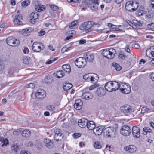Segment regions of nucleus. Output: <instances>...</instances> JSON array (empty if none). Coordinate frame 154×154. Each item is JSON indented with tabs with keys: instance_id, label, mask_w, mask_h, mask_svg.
<instances>
[{
	"instance_id": "f257e3e1",
	"label": "nucleus",
	"mask_w": 154,
	"mask_h": 154,
	"mask_svg": "<svg viewBox=\"0 0 154 154\" xmlns=\"http://www.w3.org/2000/svg\"><path fill=\"white\" fill-rule=\"evenodd\" d=\"M116 128L113 127H109L103 129V134L109 137L114 138L116 132Z\"/></svg>"
},
{
	"instance_id": "f03ea898",
	"label": "nucleus",
	"mask_w": 154,
	"mask_h": 154,
	"mask_svg": "<svg viewBox=\"0 0 154 154\" xmlns=\"http://www.w3.org/2000/svg\"><path fill=\"white\" fill-rule=\"evenodd\" d=\"M115 53H116V51L115 49L110 48L103 50L102 54L106 58L111 59L114 57Z\"/></svg>"
},
{
	"instance_id": "7ed1b4c3",
	"label": "nucleus",
	"mask_w": 154,
	"mask_h": 154,
	"mask_svg": "<svg viewBox=\"0 0 154 154\" xmlns=\"http://www.w3.org/2000/svg\"><path fill=\"white\" fill-rule=\"evenodd\" d=\"M138 3L131 1L127 2L125 4V8L126 10L129 12H133L136 10L138 8Z\"/></svg>"
},
{
	"instance_id": "20e7f679",
	"label": "nucleus",
	"mask_w": 154,
	"mask_h": 154,
	"mask_svg": "<svg viewBox=\"0 0 154 154\" xmlns=\"http://www.w3.org/2000/svg\"><path fill=\"white\" fill-rule=\"evenodd\" d=\"M86 58L80 57L76 59L75 63L76 66L79 68H83L86 65Z\"/></svg>"
},
{
	"instance_id": "39448f33",
	"label": "nucleus",
	"mask_w": 154,
	"mask_h": 154,
	"mask_svg": "<svg viewBox=\"0 0 154 154\" xmlns=\"http://www.w3.org/2000/svg\"><path fill=\"white\" fill-rule=\"evenodd\" d=\"M6 42L8 45L11 46H17L20 42L19 40L12 37H8L6 39Z\"/></svg>"
},
{
	"instance_id": "423d86ee",
	"label": "nucleus",
	"mask_w": 154,
	"mask_h": 154,
	"mask_svg": "<svg viewBox=\"0 0 154 154\" xmlns=\"http://www.w3.org/2000/svg\"><path fill=\"white\" fill-rule=\"evenodd\" d=\"M45 48V46L42 43L39 42H35L33 44L32 49L35 52H38L41 50H43Z\"/></svg>"
},
{
	"instance_id": "0eeeda50",
	"label": "nucleus",
	"mask_w": 154,
	"mask_h": 154,
	"mask_svg": "<svg viewBox=\"0 0 154 154\" xmlns=\"http://www.w3.org/2000/svg\"><path fill=\"white\" fill-rule=\"evenodd\" d=\"M131 130L130 129V127L127 125H124L121 128L120 131L121 134L125 136H129L131 133Z\"/></svg>"
},
{
	"instance_id": "6e6552de",
	"label": "nucleus",
	"mask_w": 154,
	"mask_h": 154,
	"mask_svg": "<svg viewBox=\"0 0 154 154\" xmlns=\"http://www.w3.org/2000/svg\"><path fill=\"white\" fill-rule=\"evenodd\" d=\"M54 132L55 135L54 136V138L57 142L63 138V136L62 134L61 130L58 129H55Z\"/></svg>"
},
{
	"instance_id": "1a4fd4ad",
	"label": "nucleus",
	"mask_w": 154,
	"mask_h": 154,
	"mask_svg": "<svg viewBox=\"0 0 154 154\" xmlns=\"http://www.w3.org/2000/svg\"><path fill=\"white\" fill-rule=\"evenodd\" d=\"M121 84H124L123 87L122 88H120L121 92L126 94L130 93L131 91V86L130 85L127 83H122Z\"/></svg>"
},
{
	"instance_id": "9d476101",
	"label": "nucleus",
	"mask_w": 154,
	"mask_h": 154,
	"mask_svg": "<svg viewBox=\"0 0 154 154\" xmlns=\"http://www.w3.org/2000/svg\"><path fill=\"white\" fill-rule=\"evenodd\" d=\"M34 4L35 5V9L38 12L43 11L45 8V6L42 5L40 2L38 1H35Z\"/></svg>"
},
{
	"instance_id": "9b49d317",
	"label": "nucleus",
	"mask_w": 154,
	"mask_h": 154,
	"mask_svg": "<svg viewBox=\"0 0 154 154\" xmlns=\"http://www.w3.org/2000/svg\"><path fill=\"white\" fill-rule=\"evenodd\" d=\"M35 94L37 98L40 99L44 98L46 95L45 91L42 89H38Z\"/></svg>"
},
{
	"instance_id": "f8f14e48",
	"label": "nucleus",
	"mask_w": 154,
	"mask_h": 154,
	"mask_svg": "<svg viewBox=\"0 0 154 154\" xmlns=\"http://www.w3.org/2000/svg\"><path fill=\"white\" fill-rule=\"evenodd\" d=\"M132 134L133 136L136 138H138L140 136V129L136 126H133L132 128Z\"/></svg>"
},
{
	"instance_id": "ddd939ff",
	"label": "nucleus",
	"mask_w": 154,
	"mask_h": 154,
	"mask_svg": "<svg viewBox=\"0 0 154 154\" xmlns=\"http://www.w3.org/2000/svg\"><path fill=\"white\" fill-rule=\"evenodd\" d=\"M120 110L124 113H129L131 109V107L128 105H124L120 107Z\"/></svg>"
},
{
	"instance_id": "4468645a",
	"label": "nucleus",
	"mask_w": 154,
	"mask_h": 154,
	"mask_svg": "<svg viewBox=\"0 0 154 154\" xmlns=\"http://www.w3.org/2000/svg\"><path fill=\"white\" fill-rule=\"evenodd\" d=\"M85 57L84 58H86L85 61H87L89 62H92L94 59V56L93 54L90 53L89 52H87L84 55Z\"/></svg>"
},
{
	"instance_id": "2eb2a0df",
	"label": "nucleus",
	"mask_w": 154,
	"mask_h": 154,
	"mask_svg": "<svg viewBox=\"0 0 154 154\" xmlns=\"http://www.w3.org/2000/svg\"><path fill=\"white\" fill-rule=\"evenodd\" d=\"M88 120L87 119L83 118L79 119L78 121V124L80 127L84 128L87 126Z\"/></svg>"
},
{
	"instance_id": "dca6fc26",
	"label": "nucleus",
	"mask_w": 154,
	"mask_h": 154,
	"mask_svg": "<svg viewBox=\"0 0 154 154\" xmlns=\"http://www.w3.org/2000/svg\"><path fill=\"white\" fill-rule=\"evenodd\" d=\"M82 97L84 99L88 100L92 99L93 95L90 92H87L83 93Z\"/></svg>"
},
{
	"instance_id": "f3484780",
	"label": "nucleus",
	"mask_w": 154,
	"mask_h": 154,
	"mask_svg": "<svg viewBox=\"0 0 154 154\" xmlns=\"http://www.w3.org/2000/svg\"><path fill=\"white\" fill-rule=\"evenodd\" d=\"M82 103L81 100H77L75 101L74 105V108L77 110H80L81 109L82 107Z\"/></svg>"
},
{
	"instance_id": "a211bd4d",
	"label": "nucleus",
	"mask_w": 154,
	"mask_h": 154,
	"mask_svg": "<svg viewBox=\"0 0 154 154\" xmlns=\"http://www.w3.org/2000/svg\"><path fill=\"white\" fill-rule=\"evenodd\" d=\"M125 150L128 152L130 153H133L136 152V147L134 145H130L127 146L125 148Z\"/></svg>"
},
{
	"instance_id": "6ab92c4d",
	"label": "nucleus",
	"mask_w": 154,
	"mask_h": 154,
	"mask_svg": "<svg viewBox=\"0 0 154 154\" xmlns=\"http://www.w3.org/2000/svg\"><path fill=\"white\" fill-rule=\"evenodd\" d=\"M103 129L100 127H98L95 128L93 130V133L95 135H99L101 134V133L103 134Z\"/></svg>"
},
{
	"instance_id": "aec40b11",
	"label": "nucleus",
	"mask_w": 154,
	"mask_h": 154,
	"mask_svg": "<svg viewBox=\"0 0 154 154\" xmlns=\"http://www.w3.org/2000/svg\"><path fill=\"white\" fill-rule=\"evenodd\" d=\"M96 94L100 97H102L105 95V90L102 88H99L97 90Z\"/></svg>"
},
{
	"instance_id": "412c9836",
	"label": "nucleus",
	"mask_w": 154,
	"mask_h": 154,
	"mask_svg": "<svg viewBox=\"0 0 154 154\" xmlns=\"http://www.w3.org/2000/svg\"><path fill=\"white\" fill-rule=\"evenodd\" d=\"M112 81H109L107 82L104 86L105 89L107 91L112 92Z\"/></svg>"
},
{
	"instance_id": "4be33fe9",
	"label": "nucleus",
	"mask_w": 154,
	"mask_h": 154,
	"mask_svg": "<svg viewBox=\"0 0 154 154\" xmlns=\"http://www.w3.org/2000/svg\"><path fill=\"white\" fill-rule=\"evenodd\" d=\"M99 5V2L98 0H97V2H94L91 4L89 7L93 11H97L98 9V5Z\"/></svg>"
},
{
	"instance_id": "5701e85b",
	"label": "nucleus",
	"mask_w": 154,
	"mask_h": 154,
	"mask_svg": "<svg viewBox=\"0 0 154 154\" xmlns=\"http://www.w3.org/2000/svg\"><path fill=\"white\" fill-rule=\"evenodd\" d=\"M86 32H88L91 31V28L92 27L94 23L93 21H90L86 22Z\"/></svg>"
},
{
	"instance_id": "b1692460",
	"label": "nucleus",
	"mask_w": 154,
	"mask_h": 154,
	"mask_svg": "<svg viewBox=\"0 0 154 154\" xmlns=\"http://www.w3.org/2000/svg\"><path fill=\"white\" fill-rule=\"evenodd\" d=\"M30 28L28 29H20L19 30V32L21 34L25 36H27L29 35V32H30V31H29Z\"/></svg>"
},
{
	"instance_id": "393cba45",
	"label": "nucleus",
	"mask_w": 154,
	"mask_h": 154,
	"mask_svg": "<svg viewBox=\"0 0 154 154\" xmlns=\"http://www.w3.org/2000/svg\"><path fill=\"white\" fill-rule=\"evenodd\" d=\"M144 8L143 6H140L136 12V14L138 16L142 15L144 13Z\"/></svg>"
},
{
	"instance_id": "a878e982",
	"label": "nucleus",
	"mask_w": 154,
	"mask_h": 154,
	"mask_svg": "<svg viewBox=\"0 0 154 154\" xmlns=\"http://www.w3.org/2000/svg\"><path fill=\"white\" fill-rule=\"evenodd\" d=\"M86 126L89 130H93L96 127V125L94 122L92 121H88Z\"/></svg>"
},
{
	"instance_id": "bb28decb",
	"label": "nucleus",
	"mask_w": 154,
	"mask_h": 154,
	"mask_svg": "<svg viewBox=\"0 0 154 154\" xmlns=\"http://www.w3.org/2000/svg\"><path fill=\"white\" fill-rule=\"evenodd\" d=\"M112 91H115L120 88V85L117 82L115 81H112Z\"/></svg>"
},
{
	"instance_id": "cd10ccee",
	"label": "nucleus",
	"mask_w": 154,
	"mask_h": 154,
	"mask_svg": "<svg viewBox=\"0 0 154 154\" xmlns=\"http://www.w3.org/2000/svg\"><path fill=\"white\" fill-rule=\"evenodd\" d=\"M54 75L57 78H60L64 75V73L63 70H59L54 74Z\"/></svg>"
},
{
	"instance_id": "c85d7f7f",
	"label": "nucleus",
	"mask_w": 154,
	"mask_h": 154,
	"mask_svg": "<svg viewBox=\"0 0 154 154\" xmlns=\"http://www.w3.org/2000/svg\"><path fill=\"white\" fill-rule=\"evenodd\" d=\"M62 68L63 71L69 73L71 71L70 66L69 65H64L62 66Z\"/></svg>"
},
{
	"instance_id": "c756f323",
	"label": "nucleus",
	"mask_w": 154,
	"mask_h": 154,
	"mask_svg": "<svg viewBox=\"0 0 154 154\" xmlns=\"http://www.w3.org/2000/svg\"><path fill=\"white\" fill-rule=\"evenodd\" d=\"M73 44V43H69L62 48L61 50L62 53H64L67 49L71 47Z\"/></svg>"
},
{
	"instance_id": "7c9ffc66",
	"label": "nucleus",
	"mask_w": 154,
	"mask_h": 154,
	"mask_svg": "<svg viewBox=\"0 0 154 154\" xmlns=\"http://www.w3.org/2000/svg\"><path fill=\"white\" fill-rule=\"evenodd\" d=\"M31 132L29 130H24L22 133L23 137H28L30 136Z\"/></svg>"
},
{
	"instance_id": "2f4dec72",
	"label": "nucleus",
	"mask_w": 154,
	"mask_h": 154,
	"mask_svg": "<svg viewBox=\"0 0 154 154\" xmlns=\"http://www.w3.org/2000/svg\"><path fill=\"white\" fill-rule=\"evenodd\" d=\"M44 142L45 144V146L49 148L52 145V142L49 139H45L44 140Z\"/></svg>"
},
{
	"instance_id": "473e14b6",
	"label": "nucleus",
	"mask_w": 154,
	"mask_h": 154,
	"mask_svg": "<svg viewBox=\"0 0 154 154\" xmlns=\"http://www.w3.org/2000/svg\"><path fill=\"white\" fill-rule=\"evenodd\" d=\"M72 87V84L70 83H66L65 85H63V88L65 91H67L70 89Z\"/></svg>"
},
{
	"instance_id": "72a5a7b5",
	"label": "nucleus",
	"mask_w": 154,
	"mask_h": 154,
	"mask_svg": "<svg viewBox=\"0 0 154 154\" xmlns=\"http://www.w3.org/2000/svg\"><path fill=\"white\" fill-rule=\"evenodd\" d=\"M30 4V2L29 0L24 1L21 3V6L23 8H25L28 6Z\"/></svg>"
},
{
	"instance_id": "f704fd0d",
	"label": "nucleus",
	"mask_w": 154,
	"mask_h": 154,
	"mask_svg": "<svg viewBox=\"0 0 154 154\" xmlns=\"http://www.w3.org/2000/svg\"><path fill=\"white\" fill-rule=\"evenodd\" d=\"M112 65L117 71H119L121 69L120 66L116 63H113Z\"/></svg>"
},
{
	"instance_id": "c9c22d12",
	"label": "nucleus",
	"mask_w": 154,
	"mask_h": 154,
	"mask_svg": "<svg viewBox=\"0 0 154 154\" xmlns=\"http://www.w3.org/2000/svg\"><path fill=\"white\" fill-rule=\"evenodd\" d=\"M39 17V14L38 12H33L30 15V17L35 18V19H37Z\"/></svg>"
},
{
	"instance_id": "e433bc0d",
	"label": "nucleus",
	"mask_w": 154,
	"mask_h": 154,
	"mask_svg": "<svg viewBox=\"0 0 154 154\" xmlns=\"http://www.w3.org/2000/svg\"><path fill=\"white\" fill-rule=\"evenodd\" d=\"M119 58L122 60H125L127 57L126 56L124 53L121 52L118 55Z\"/></svg>"
},
{
	"instance_id": "4c0bfd02",
	"label": "nucleus",
	"mask_w": 154,
	"mask_h": 154,
	"mask_svg": "<svg viewBox=\"0 0 154 154\" xmlns=\"http://www.w3.org/2000/svg\"><path fill=\"white\" fill-rule=\"evenodd\" d=\"M18 148V146L16 145H14L13 146L12 148V151L11 152V154H17L16 152L17 151Z\"/></svg>"
},
{
	"instance_id": "58836bf2",
	"label": "nucleus",
	"mask_w": 154,
	"mask_h": 154,
	"mask_svg": "<svg viewBox=\"0 0 154 154\" xmlns=\"http://www.w3.org/2000/svg\"><path fill=\"white\" fill-rule=\"evenodd\" d=\"M94 146L95 148L97 149H100L102 148L100 143L98 141L95 142L94 144Z\"/></svg>"
},
{
	"instance_id": "ea45409f",
	"label": "nucleus",
	"mask_w": 154,
	"mask_h": 154,
	"mask_svg": "<svg viewBox=\"0 0 154 154\" xmlns=\"http://www.w3.org/2000/svg\"><path fill=\"white\" fill-rule=\"evenodd\" d=\"M134 28H139L141 26L142 24L139 21L135 20L134 22Z\"/></svg>"
},
{
	"instance_id": "a19ab883",
	"label": "nucleus",
	"mask_w": 154,
	"mask_h": 154,
	"mask_svg": "<svg viewBox=\"0 0 154 154\" xmlns=\"http://www.w3.org/2000/svg\"><path fill=\"white\" fill-rule=\"evenodd\" d=\"M85 3L86 5H89V7L94 2H97V0H85Z\"/></svg>"
},
{
	"instance_id": "79ce46f5",
	"label": "nucleus",
	"mask_w": 154,
	"mask_h": 154,
	"mask_svg": "<svg viewBox=\"0 0 154 154\" xmlns=\"http://www.w3.org/2000/svg\"><path fill=\"white\" fill-rule=\"evenodd\" d=\"M48 110L50 111H54L56 109L55 107L53 105H50L46 107Z\"/></svg>"
},
{
	"instance_id": "37998d69",
	"label": "nucleus",
	"mask_w": 154,
	"mask_h": 154,
	"mask_svg": "<svg viewBox=\"0 0 154 154\" xmlns=\"http://www.w3.org/2000/svg\"><path fill=\"white\" fill-rule=\"evenodd\" d=\"M91 74H86L84 75L83 78L87 81H90V79L91 78Z\"/></svg>"
},
{
	"instance_id": "c03bdc74",
	"label": "nucleus",
	"mask_w": 154,
	"mask_h": 154,
	"mask_svg": "<svg viewBox=\"0 0 154 154\" xmlns=\"http://www.w3.org/2000/svg\"><path fill=\"white\" fill-rule=\"evenodd\" d=\"M45 82L48 84L51 83L52 81V79L51 78L50 76H46L44 79Z\"/></svg>"
},
{
	"instance_id": "a18cd8bd",
	"label": "nucleus",
	"mask_w": 154,
	"mask_h": 154,
	"mask_svg": "<svg viewBox=\"0 0 154 154\" xmlns=\"http://www.w3.org/2000/svg\"><path fill=\"white\" fill-rule=\"evenodd\" d=\"M78 22L77 20L74 21L72 22L69 26V28L71 29L73 28V27L75 26L78 23Z\"/></svg>"
},
{
	"instance_id": "49530a36",
	"label": "nucleus",
	"mask_w": 154,
	"mask_h": 154,
	"mask_svg": "<svg viewBox=\"0 0 154 154\" xmlns=\"http://www.w3.org/2000/svg\"><path fill=\"white\" fill-rule=\"evenodd\" d=\"M86 22L83 23L80 27L79 29L81 30H86Z\"/></svg>"
},
{
	"instance_id": "de8ad7c7",
	"label": "nucleus",
	"mask_w": 154,
	"mask_h": 154,
	"mask_svg": "<svg viewBox=\"0 0 154 154\" xmlns=\"http://www.w3.org/2000/svg\"><path fill=\"white\" fill-rule=\"evenodd\" d=\"M108 26L110 28L113 30H115L117 26L112 24L111 23H108Z\"/></svg>"
},
{
	"instance_id": "09e8293b",
	"label": "nucleus",
	"mask_w": 154,
	"mask_h": 154,
	"mask_svg": "<svg viewBox=\"0 0 154 154\" xmlns=\"http://www.w3.org/2000/svg\"><path fill=\"white\" fill-rule=\"evenodd\" d=\"M146 16L148 18L151 19L154 16V14L153 13H151V11H148V13L146 15Z\"/></svg>"
},
{
	"instance_id": "8fccbe9b",
	"label": "nucleus",
	"mask_w": 154,
	"mask_h": 154,
	"mask_svg": "<svg viewBox=\"0 0 154 154\" xmlns=\"http://www.w3.org/2000/svg\"><path fill=\"white\" fill-rule=\"evenodd\" d=\"M18 19H15L13 20V22L15 24H21L22 22L20 20H19Z\"/></svg>"
},
{
	"instance_id": "3c124183",
	"label": "nucleus",
	"mask_w": 154,
	"mask_h": 154,
	"mask_svg": "<svg viewBox=\"0 0 154 154\" xmlns=\"http://www.w3.org/2000/svg\"><path fill=\"white\" fill-rule=\"evenodd\" d=\"M50 7L52 10L55 11L59 9L58 7L56 5H50Z\"/></svg>"
},
{
	"instance_id": "603ef678",
	"label": "nucleus",
	"mask_w": 154,
	"mask_h": 154,
	"mask_svg": "<svg viewBox=\"0 0 154 154\" xmlns=\"http://www.w3.org/2000/svg\"><path fill=\"white\" fill-rule=\"evenodd\" d=\"M3 144L2 145L1 147H3L4 146H6L8 143V141L7 138H5L4 141L2 142Z\"/></svg>"
},
{
	"instance_id": "864d4df0",
	"label": "nucleus",
	"mask_w": 154,
	"mask_h": 154,
	"mask_svg": "<svg viewBox=\"0 0 154 154\" xmlns=\"http://www.w3.org/2000/svg\"><path fill=\"white\" fill-rule=\"evenodd\" d=\"M23 63L25 64H28L29 63V61L28 58L26 57H24L23 60Z\"/></svg>"
},
{
	"instance_id": "5fc2aeb1",
	"label": "nucleus",
	"mask_w": 154,
	"mask_h": 154,
	"mask_svg": "<svg viewBox=\"0 0 154 154\" xmlns=\"http://www.w3.org/2000/svg\"><path fill=\"white\" fill-rule=\"evenodd\" d=\"M149 109L146 107H143L141 109V113L143 114L148 111Z\"/></svg>"
},
{
	"instance_id": "6e6d98bb",
	"label": "nucleus",
	"mask_w": 154,
	"mask_h": 154,
	"mask_svg": "<svg viewBox=\"0 0 154 154\" xmlns=\"http://www.w3.org/2000/svg\"><path fill=\"white\" fill-rule=\"evenodd\" d=\"M58 59V57H56L54 58L53 60H50L46 63V64H50L53 63V62L57 60Z\"/></svg>"
},
{
	"instance_id": "4d7b16f0",
	"label": "nucleus",
	"mask_w": 154,
	"mask_h": 154,
	"mask_svg": "<svg viewBox=\"0 0 154 154\" xmlns=\"http://www.w3.org/2000/svg\"><path fill=\"white\" fill-rule=\"evenodd\" d=\"M81 134L79 133H75L73 134V137L75 138L76 139L81 136Z\"/></svg>"
},
{
	"instance_id": "13d9d810",
	"label": "nucleus",
	"mask_w": 154,
	"mask_h": 154,
	"mask_svg": "<svg viewBox=\"0 0 154 154\" xmlns=\"http://www.w3.org/2000/svg\"><path fill=\"white\" fill-rule=\"evenodd\" d=\"M45 33V31L43 30H41L38 33V35L40 36H42Z\"/></svg>"
},
{
	"instance_id": "bf43d9fd",
	"label": "nucleus",
	"mask_w": 154,
	"mask_h": 154,
	"mask_svg": "<svg viewBox=\"0 0 154 154\" xmlns=\"http://www.w3.org/2000/svg\"><path fill=\"white\" fill-rule=\"evenodd\" d=\"M147 51H149V52H154V46H151L149 48H148L146 50V52H147ZM146 56H147L146 53Z\"/></svg>"
},
{
	"instance_id": "052dcab7",
	"label": "nucleus",
	"mask_w": 154,
	"mask_h": 154,
	"mask_svg": "<svg viewBox=\"0 0 154 154\" xmlns=\"http://www.w3.org/2000/svg\"><path fill=\"white\" fill-rule=\"evenodd\" d=\"M4 68V65L3 63L0 61V71H2Z\"/></svg>"
},
{
	"instance_id": "680f3d73",
	"label": "nucleus",
	"mask_w": 154,
	"mask_h": 154,
	"mask_svg": "<svg viewBox=\"0 0 154 154\" xmlns=\"http://www.w3.org/2000/svg\"><path fill=\"white\" fill-rule=\"evenodd\" d=\"M98 86V85L96 84L92 85L89 88V90H91L94 89L96 87Z\"/></svg>"
},
{
	"instance_id": "e2e57ef3",
	"label": "nucleus",
	"mask_w": 154,
	"mask_h": 154,
	"mask_svg": "<svg viewBox=\"0 0 154 154\" xmlns=\"http://www.w3.org/2000/svg\"><path fill=\"white\" fill-rule=\"evenodd\" d=\"M133 48H138L140 47L139 45L137 44H133L132 45Z\"/></svg>"
},
{
	"instance_id": "0e129e2a",
	"label": "nucleus",
	"mask_w": 154,
	"mask_h": 154,
	"mask_svg": "<svg viewBox=\"0 0 154 154\" xmlns=\"http://www.w3.org/2000/svg\"><path fill=\"white\" fill-rule=\"evenodd\" d=\"M147 27L152 29H154V23H151L148 24L147 25Z\"/></svg>"
},
{
	"instance_id": "69168bd1",
	"label": "nucleus",
	"mask_w": 154,
	"mask_h": 154,
	"mask_svg": "<svg viewBox=\"0 0 154 154\" xmlns=\"http://www.w3.org/2000/svg\"><path fill=\"white\" fill-rule=\"evenodd\" d=\"M35 87V85L33 83H30L28 84L27 87L28 88H30L32 89H33Z\"/></svg>"
},
{
	"instance_id": "338daca9",
	"label": "nucleus",
	"mask_w": 154,
	"mask_h": 154,
	"mask_svg": "<svg viewBox=\"0 0 154 154\" xmlns=\"http://www.w3.org/2000/svg\"><path fill=\"white\" fill-rule=\"evenodd\" d=\"M36 19H35V18H31L30 20V22L32 24H34L36 23Z\"/></svg>"
},
{
	"instance_id": "774afa93",
	"label": "nucleus",
	"mask_w": 154,
	"mask_h": 154,
	"mask_svg": "<svg viewBox=\"0 0 154 154\" xmlns=\"http://www.w3.org/2000/svg\"><path fill=\"white\" fill-rule=\"evenodd\" d=\"M20 130L17 129L13 132V134L14 135H17L20 134Z\"/></svg>"
}]
</instances>
